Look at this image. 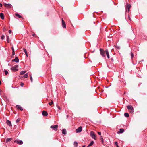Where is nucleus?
Returning a JSON list of instances; mask_svg holds the SVG:
<instances>
[{"mask_svg": "<svg viewBox=\"0 0 147 147\" xmlns=\"http://www.w3.org/2000/svg\"><path fill=\"white\" fill-rule=\"evenodd\" d=\"M62 26L63 28H65L66 27V24L65 22L63 19H62Z\"/></svg>", "mask_w": 147, "mask_h": 147, "instance_id": "obj_10", "label": "nucleus"}, {"mask_svg": "<svg viewBox=\"0 0 147 147\" xmlns=\"http://www.w3.org/2000/svg\"><path fill=\"white\" fill-rule=\"evenodd\" d=\"M128 16V18H129V20H131V18H130V17L129 16Z\"/></svg>", "mask_w": 147, "mask_h": 147, "instance_id": "obj_44", "label": "nucleus"}, {"mask_svg": "<svg viewBox=\"0 0 147 147\" xmlns=\"http://www.w3.org/2000/svg\"><path fill=\"white\" fill-rule=\"evenodd\" d=\"M130 7L131 5L128 3L126 5L125 7V10L126 11H127V12H129V11L130 9Z\"/></svg>", "mask_w": 147, "mask_h": 147, "instance_id": "obj_2", "label": "nucleus"}, {"mask_svg": "<svg viewBox=\"0 0 147 147\" xmlns=\"http://www.w3.org/2000/svg\"><path fill=\"white\" fill-rule=\"evenodd\" d=\"M131 59H133L134 57V55L133 53L132 52L131 53Z\"/></svg>", "mask_w": 147, "mask_h": 147, "instance_id": "obj_29", "label": "nucleus"}, {"mask_svg": "<svg viewBox=\"0 0 147 147\" xmlns=\"http://www.w3.org/2000/svg\"><path fill=\"white\" fill-rule=\"evenodd\" d=\"M105 53L107 57L108 58H109V55L108 49H106L105 50Z\"/></svg>", "mask_w": 147, "mask_h": 147, "instance_id": "obj_12", "label": "nucleus"}, {"mask_svg": "<svg viewBox=\"0 0 147 147\" xmlns=\"http://www.w3.org/2000/svg\"><path fill=\"white\" fill-rule=\"evenodd\" d=\"M115 47H116V48H117V49H120V47L118 46H117V45L115 46Z\"/></svg>", "mask_w": 147, "mask_h": 147, "instance_id": "obj_35", "label": "nucleus"}, {"mask_svg": "<svg viewBox=\"0 0 147 147\" xmlns=\"http://www.w3.org/2000/svg\"><path fill=\"white\" fill-rule=\"evenodd\" d=\"M12 62L14 61L16 63H18L19 62V59L18 58V57H16L14 59H13L12 60Z\"/></svg>", "mask_w": 147, "mask_h": 147, "instance_id": "obj_9", "label": "nucleus"}, {"mask_svg": "<svg viewBox=\"0 0 147 147\" xmlns=\"http://www.w3.org/2000/svg\"><path fill=\"white\" fill-rule=\"evenodd\" d=\"M100 137H101L100 140H101V142H102V143H104L103 139L102 136H101Z\"/></svg>", "mask_w": 147, "mask_h": 147, "instance_id": "obj_27", "label": "nucleus"}, {"mask_svg": "<svg viewBox=\"0 0 147 147\" xmlns=\"http://www.w3.org/2000/svg\"><path fill=\"white\" fill-rule=\"evenodd\" d=\"M4 5L5 7L8 8H10L12 6L10 4H6L4 3Z\"/></svg>", "mask_w": 147, "mask_h": 147, "instance_id": "obj_8", "label": "nucleus"}, {"mask_svg": "<svg viewBox=\"0 0 147 147\" xmlns=\"http://www.w3.org/2000/svg\"><path fill=\"white\" fill-rule=\"evenodd\" d=\"M8 32H9V34H11V32H12V31H11V30H9V31H8Z\"/></svg>", "mask_w": 147, "mask_h": 147, "instance_id": "obj_40", "label": "nucleus"}, {"mask_svg": "<svg viewBox=\"0 0 147 147\" xmlns=\"http://www.w3.org/2000/svg\"><path fill=\"white\" fill-rule=\"evenodd\" d=\"M33 36H34V34H33Z\"/></svg>", "mask_w": 147, "mask_h": 147, "instance_id": "obj_50", "label": "nucleus"}, {"mask_svg": "<svg viewBox=\"0 0 147 147\" xmlns=\"http://www.w3.org/2000/svg\"><path fill=\"white\" fill-rule=\"evenodd\" d=\"M24 85V84L23 83H21V84H20V86L22 87H23V86Z\"/></svg>", "mask_w": 147, "mask_h": 147, "instance_id": "obj_39", "label": "nucleus"}, {"mask_svg": "<svg viewBox=\"0 0 147 147\" xmlns=\"http://www.w3.org/2000/svg\"><path fill=\"white\" fill-rule=\"evenodd\" d=\"M89 146H88V145L87 146V147H89Z\"/></svg>", "mask_w": 147, "mask_h": 147, "instance_id": "obj_49", "label": "nucleus"}, {"mask_svg": "<svg viewBox=\"0 0 147 147\" xmlns=\"http://www.w3.org/2000/svg\"><path fill=\"white\" fill-rule=\"evenodd\" d=\"M1 81L0 80V85H1Z\"/></svg>", "mask_w": 147, "mask_h": 147, "instance_id": "obj_47", "label": "nucleus"}, {"mask_svg": "<svg viewBox=\"0 0 147 147\" xmlns=\"http://www.w3.org/2000/svg\"><path fill=\"white\" fill-rule=\"evenodd\" d=\"M16 16L19 18H22V16L20 15L19 14H18V13H16Z\"/></svg>", "mask_w": 147, "mask_h": 147, "instance_id": "obj_23", "label": "nucleus"}, {"mask_svg": "<svg viewBox=\"0 0 147 147\" xmlns=\"http://www.w3.org/2000/svg\"><path fill=\"white\" fill-rule=\"evenodd\" d=\"M15 51H12V55H15Z\"/></svg>", "mask_w": 147, "mask_h": 147, "instance_id": "obj_38", "label": "nucleus"}, {"mask_svg": "<svg viewBox=\"0 0 147 147\" xmlns=\"http://www.w3.org/2000/svg\"><path fill=\"white\" fill-rule=\"evenodd\" d=\"M23 50L24 51L25 54H26V56L27 57H28V54H27V51H26V49H25V48H23Z\"/></svg>", "mask_w": 147, "mask_h": 147, "instance_id": "obj_19", "label": "nucleus"}, {"mask_svg": "<svg viewBox=\"0 0 147 147\" xmlns=\"http://www.w3.org/2000/svg\"><path fill=\"white\" fill-rule=\"evenodd\" d=\"M26 71H21L20 72V74L22 75L24 74H25V73H26Z\"/></svg>", "mask_w": 147, "mask_h": 147, "instance_id": "obj_24", "label": "nucleus"}, {"mask_svg": "<svg viewBox=\"0 0 147 147\" xmlns=\"http://www.w3.org/2000/svg\"><path fill=\"white\" fill-rule=\"evenodd\" d=\"M6 39H7V42L8 43H9L10 40L9 37L8 36H7L6 37Z\"/></svg>", "mask_w": 147, "mask_h": 147, "instance_id": "obj_21", "label": "nucleus"}, {"mask_svg": "<svg viewBox=\"0 0 147 147\" xmlns=\"http://www.w3.org/2000/svg\"><path fill=\"white\" fill-rule=\"evenodd\" d=\"M11 70L13 71H16L18 70V69L15 68V67H13L11 68Z\"/></svg>", "mask_w": 147, "mask_h": 147, "instance_id": "obj_15", "label": "nucleus"}, {"mask_svg": "<svg viewBox=\"0 0 147 147\" xmlns=\"http://www.w3.org/2000/svg\"><path fill=\"white\" fill-rule=\"evenodd\" d=\"M90 135L92 138L94 139L95 140H96V135L93 131H91L90 132Z\"/></svg>", "mask_w": 147, "mask_h": 147, "instance_id": "obj_3", "label": "nucleus"}, {"mask_svg": "<svg viewBox=\"0 0 147 147\" xmlns=\"http://www.w3.org/2000/svg\"><path fill=\"white\" fill-rule=\"evenodd\" d=\"M16 107L17 109H19L21 111H22L23 109L19 105H17L16 106Z\"/></svg>", "mask_w": 147, "mask_h": 147, "instance_id": "obj_13", "label": "nucleus"}, {"mask_svg": "<svg viewBox=\"0 0 147 147\" xmlns=\"http://www.w3.org/2000/svg\"><path fill=\"white\" fill-rule=\"evenodd\" d=\"M111 60H112V61H113V59H111Z\"/></svg>", "mask_w": 147, "mask_h": 147, "instance_id": "obj_48", "label": "nucleus"}, {"mask_svg": "<svg viewBox=\"0 0 147 147\" xmlns=\"http://www.w3.org/2000/svg\"><path fill=\"white\" fill-rule=\"evenodd\" d=\"M4 72H5V75H7L8 74V72L7 70H4Z\"/></svg>", "mask_w": 147, "mask_h": 147, "instance_id": "obj_30", "label": "nucleus"}, {"mask_svg": "<svg viewBox=\"0 0 147 147\" xmlns=\"http://www.w3.org/2000/svg\"><path fill=\"white\" fill-rule=\"evenodd\" d=\"M42 113L43 115L45 116H47L48 115L47 112L44 111H42Z\"/></svg>", "mask_w": 147, "mask_h": 147, "instance_id": "obj_11", "label": "nucleus"}, {"mask_svg": "<svg viewBox=\"0 0 147 147\" xmlns=\"http://www.w3.org/2000/svg\"><path fill=\"white\" fill-rule=\"evenodd\" d=\"M120 133H123L124 131V130L123 129L121 128L119 129Z\"/></svg>", "mask_w": 147, "mask_h": 147, "instance_id": "obj_22", "label": "nucleus"}, {"mask_svg": "<svg viewBox=\"0 0 147 147\" xmlns=\"http://www.w3.org/2000/svg\"><path fill=\"white\" fill-rule=\"evenodd\" d=\"M58 127V126L57 125H52L50 127L51 128L53 129L55 131L57 130Z\"/></svg>", "mask_w": 147, "mask_h": 147, "instance_id": "obj_5", "label": "nucleus"}, {"mask_svg": "<svg viewBox=\"0 0 147 147\" xmlns=\"http://www.w3.org/2000/svg\"><path fill=\"white\" fill-rule=\"evenodd\" d=\"M127 108L130 112L133 113L134 112V109L131 105H128Z\"/></svg>", "mask_w": 147, "mask_h": 147, "instance_id": "obj_1", "label": "nucleus"}, {"mask_svg": "<svg viewBox=\"0 0 147 147\" xmlns=\"http://www.w3.org/2000/svg\"><path fill=\"white\" fill-rule=\"evenodd\" d=\"M12 140V138H7L6 139V142H9L11 140Z\"/></svg>", "mask_w": 147, "mask_h": 147, "instance_id": "obj_20", "label": "nucleus"}, {"mask_svg": "<svg viewBox=\"0 0 147 147\" xmlns=\"http://www.w3.org/2000/svg\"><path fill=\"white\" fill-rule=\"evenodd\" d=\"M3 31H6V29L4 27L3 28Z\"/></svg>", "mask_w": 147, "mask_h": 147, "instance_id": "obj_42", "label": "nucleus"}, {"mask_svg": "<svg viewBox=\"0 0 147 147\" xmlns=\"http://www.w3.org/2000/svg\"><path fill=\"white\" fill-rule=\"evenodd\" d=\"M82 130V127H80L78 129H76V132L77 133L81 132Z\"/></svg>", "mask_w": 147, "mask_h": 147, "instance_id": "obj_7", "label": "nucleus"}, {"mask_svg": "<svg viewBox=\"0 0 147 147\" xmlns=\"http://www.w3.org/2000/svg\"><path fill=\"white\" fill-rule=\"evenodd\" d=\"M94 142L93 141H92L88 145V146H90L92 145Z\"/></svg>", "mask_w": 147, "mask_h": 147, "instance_id": "obj_18", "label": "nucleus"}, {"mask_svg": "<svg viewBox=\"0 0 147 147\" xmlns=\"http://www.w3.org/2000/svg\"><path fill=\"white\" fill-rule=\"evenodd\" d=\"M78 143L77 142L75 141L74 142V146H77L78 145Z\"/></svg>", "mask_w": 147, "mask_h": 147, "instance_id": "obj_28", "label": "nucleus"}, {"mask_svg": "<svg viewBox=\"0 0 147 147\" xmlns=\"http://www.w3.org/2000/svg\"><path fill=\"white\" fill-rule=\"evenodd\" d=\"M4 35H2L1 37V39L2 40H3L4 39Z\"/></svg>", "mask_w": 147, "mask_h": 147, "instance_id": "obj_37", "label": "nucleus"}, {"mask_svg": "<svg viewBox=\"0 0 147 147\" xmlns=\"http://www.w3.org/2000/svg\"><path fill=\"white\" fill-rule=\"evenodd\" d=\"M28 75L27 73L24 74V77L25 78H27L28 77Z\"/></svg>", "mask_w": 147, "mask_h": 147, "instance_id": "obj_26", "label": "nucleus"}, {"mask_svg": "<svg viewBox=\"0 0 147 147\" xmlns=\"http://www.w3.org/2000/svg\"><path fill=\"white\" fill-rule=\"evenodd\" d=\"M114 144L115 145H116V146L117 147H119V146L118 145V143L117 142H115Z\"/></svg>", "mask_w": 147, "mask_h": 147, "instance_id": "obj_31", "label": "nucleus"}, {"mask_svg": "<svg viewBox=\"0 0 147 147\" xmlns=\"http://www.w3.org/2000/svg\"><path fill=\"white\" fill-rule=\"evenodd\" d=\"M100 53L103 57H105V51L102 49H100Z\"/></svg>", "mask_w": 147, "mask_h": 147, "instance_id": "obj_4", "label": "nucleus"}, {"mask_svg": "<svg viewBox=\"0 0 147 147\" xmlns=\"http://www.w3.org/2000/svg\"><path fill=\"white\" fill-rule=\"evenodd\" d=\"M14 67H15V68H16V67H18V65H16Z\"/></svg>", "mask_w": 147, "mask_h": 147, "instance_id": "obj_45", "label": "nucleus"}, {"mask_svg": "<svg viewBox=\"0 0 147 147\" xmlns=\"http://www.w3.org/2000/svg\"><path fill=\"white\" fill-rule=\"evenodd\" d=\"M2 6V5L1 3H0V7H1Z\"/></svg>", "mask_w": 147, "mask_h": 147, "instance_id": "obj_46", "label": "nucleus"}, {"mask_svg": "<svg viewBox=\"0 0 147 147\" xmlns=\"http://www.w3.org/2000/svg\"><path fill=\"white\" fill-rule=\"evenodd\" d=\"M62 133L63 134L65 135L67 133L66 130L65 129H64L62 130Z\"/></svg>", "mask_w": 147, "mask_h": 147, "instance_id": "obj_17", "label": "nucleus"}, {"mask_svg": "<svg viewBox=\"0 0 147 147\" xmlns=\"http://www.w3.org/2000/svg\"><path fill=\"white\" fill-rule=\"evenodd\" d=\"M6 123H7V124L9 125V126H11V121H9V120H7L6 121Z\"/></svg>", "mask_w": 147, "mask_h": 147, "instance_id": "obj_14", "label": "nucleus"}, {"mask_svg": "<svg viewBox=\"0 0 147 147\" xmlns=\"http://www.w3.org/2000/svg\"><path fill=\"white\" fill-rule=\"evenodd\" d=\"M14 142L19 145H21L23 143V142L21 140H15Z\"/></svg>", "mask_w": 147, "mask_h": 147, "instance_id": "obj_6", "label": "nucleus"}, {"mask_svg": "<svg viewBox=\"0 0 147 147\" xmlns=\"http://www.w3.org/2000/svg\"><path fill=\"white\" fill-rule=\"evenodd\" d=\"M30 80H31V82H32V81H33V80H32V76H31V75H30Z\"/></svg>", "mask_w": 147, "mask_h": 147, "instance_id": "obj_34", "label": "nucleus"}, {"mask_svg": "<svg viewBox=\"0 0 147 147\" xmlns=\"http://www.w3.org/2000/svg\"><path fill=\"white\" fill-rule=\"evenodd\" d=\"M20 118L16 120V123H18L20 121Z\"/></svg>", "mask_w": 147, "mask_h": 147, "instance_id": "obj_32", "label": "nucleus"}, {"mask_svg": "<svg viewBox=\"0 0 147 147\" xmlns=\"http://www.w3.org/2000/svg\"><path fill=\"white\" fill-rule=\"evenodd\" d=\"M0 17L2 19H4V15L3 13H0Z\"/></svg>", "mask_w": 147, "mask_h": 147, "instance_id": "obj_16", "label": "nucleus"}, {"mask_svg": "<svg viewBox=\"0 0 147 147\" xmlns=\"http://www.w3.org/2000/svg\"><path fill=\"white\" fill-rule=\"evenodd\" d=\"M12 51H14V48L13 47H12Z\"/></svg>", "mask_w": 147, "mask_h": 147, "instance_id": "obj_43", "label": "nucleus"}, {"mask_svg": "<svg viewBox=\"0 0 147 147\" xmlns=\"http://www.w3.org/2000/svg\"><path fill=\"white\" fill-rule=\"evenodd\" d=\"M53 102L52 100H51V102H49V105H52V104H53Z\"/></svg>", "mask_w": 147, "mask_h": 147, "instance_id": "obj_33", "label": "nucleus"}, {"mask_svg": "<svg viewBox=\"0 0 147 147\" xmlns=\"http://www.w3.org/2000/svg\"><path fill=\"white\" fill-rule=\"evenodd\" d=\"M98 133L99 135H101V133L100 132H98Z\"/></svg>", "mask_w": 147, "mask_h": 147, "instance_id": "obj_41", "label": "nucleus"}, {"mask_svg": "<svg viewBox=\"0 0 147 147\" xmlns=\"http://www.w3.org/2000/svg\"><path fill=\"white\" fill-rule=\"evenodd\" d=\"M57 108L59 109V110H60L61 109V108H60V107L58 105H57Z\"/></svg>", "mask_w": 147, "mask_h": 147, "instance_id": "obj_36", "label": "nucleus"}, {"mask_svg": "<svg viewBox=\"0 0 147 147\" xmlns=\"http://www.w3.org/2000/svg\"><path fill=\"white\" fill-rule=\"evenodd\" d=\"M125 117H128L129 116V115L128 113H125L124 114Z\"/></svg>", "mask_w": 147, "mask_h": 147, "instance_id": "obj_25", "label": "nucleus"}]
</instances>
